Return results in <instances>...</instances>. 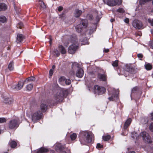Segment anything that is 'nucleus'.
I'll use <instances>...</instances> for the list:
<instances>
[{
	"instance_id": "nucleus-54",
	"label": "nucleus",
	"mask_w": 153,
	"mask_h": 153,
	"mask_svg": "<svg viewBox=\"0 0 153 153\" xmlns=\"http://www.w3.org/2000/svg\"><path fill=\"white\" fill-rule=\"evenodd\" d=\"M109 51V50L108 49H105L104 51L105 53H108V52Z\"/></svg>"
},
{
	"instance_id": "nucleus-27",
	"label": "nucleus",
	"mask_w": 153,
	"mask_h": 153,
	"mask_svg": "<svg viewBox=\"0 0 153 153\" xmlns=\"http://www.w3.org/2000/svg\"><path fill=\"white\" fill-rule=\"evenodd\" d=\"M71 39L72 43H76L78 42V39L77 38L76 36L75 35H71Z\"/></svg>"
},
{
	"instance_id": "nucleus-62",
	"label": "nucleus",
	"mask_w": 153,
	"mask_h": 153,
	"mask_svg": "<svg viewBox=\"0 0 153 153\" xmlns=\"http://www.w3.org/2000/svg\"><path fill=\"white\" fill-rule=\"evenodd\" d=\"M124 76H125V77H127V74H125V75H124Z\"/></svg>"
},
{
	"instance_id": "nucleus-53",
	"label": "nucleus",
	"mask_w": 153,
	"mask_h": 153,
	"mask_svg": "<svg viewBox=\"0 0 153 153\" xmlns=\"http://www.w3.org/2000/svg\"><path fill=\"white\" fill-rule=\"evenodd\" d=\"M151 143V144H150L149 146L150 148L152 149H153V139H152V143Z\"/></svg>"
},
{
	"instance_id": "nucleus-40",
	"label": "nucleus",
	"mask_w": 153,
	"mask_h": 153,
	"mask_svg": "<svg viewBox=\"0 0 153 153\" xmlns=\"http://www.w3.org/2000/svg\"><path fill=\"white\" fill-rule=\"evenodd\" d=\"M7 120L5 118L1 117L0 118V123H5L6 122Z\"/></svg>"
},
{
	"instance_id": "nucleus-37",
	"label": "nucleus",
	"mask_w": 153,
	"mask_h": 153,
	"mask_svg": "<svg viewBox=\"0 0 153 153\" xmlns=\"http://www.w3.org/2000/svg\"><path fill=\"white\" fill-rule=\"evenodd\" d=\"M77 137V135L75 133H73L70 135V138L72 140H74Z\"/></svg>"
},
{
	"instance_id": "nucleus-25",
	"label": "nucleus",
	"mask_w": 153,
	"mask_h": 153,
	"mask_svg": "<svg viewBox=\"0 0 153 153\" xmlns=\"http://www.w3.org/2000/svg\"><path fill=\"white\" fill-rule=\"evenodd\" d=\"M25 38V36L19 33L17 34V39L18 42H22Z\"/></svg>"
},
{
	"instance_id": "nucleus-4",
	"label": "nucleus",
	"mask_w": 153,
	"mask_h": 153,
	"mask_svg": "<svg viewBox=\"0 0 153 153\" xmlns=\"http://www.w3.org/2000/svg\"><path fill=\"white\" fill-rule=\"evenodd\" d=\"M140 136L143 137L144 142L146 143H152V139L149 134L146 131H143L140 133Z\"/></svg>"
},
{
	"instance_id": "nucleus-33",
	"label": "nucleus",
	"mask_w": 153,
	"mask_h": 153,
	"mask_svg": "<svg viewBox=\"0 0 153 153\" xmlns=\"http://www.w3.org/2000/svg\"><path fill=\"white\" fill-rule=\"evenodd\" d=\"M33 84L30 83L28 84L27 86V89L28 91H31L33 88Z\"/></svg>"
},
{
	"instance_id": "nucleus-61",
	"label": "nucleus",
	"mask_w": 153,
	"mask_h": 153,
	"mask_svg": "<svg viewBox=\"0 0 153 153\" xmlns=\"http://www.w3.org/2000/svg\"><path fill=\"white\" fill-rule=\"evenodd\" d=\"M96 28H95L94 29V30H92V32H93L94 31H95L96 30Z\"/></svg>"
},
{
	"instance_id": "nucleus-26",
	"label": "nucleus",
	"mask_w": 153,
	"mask_h": 153,
	"mask_svg": "<svg viewBox=\"0 0 153 153\" xmlns=\"http://www.w3.org/2000/svg\"><path fill=\"white\" fill-rule=\"evenodd\" d=\"M58 49L61 54H65L66 51L65 48L62 45H60L58 46Z\"/></svg>"
},
{
	"instance_id": "nucleus-38",
	"label": "nucleus",
	"mask_w": 153,
	"mask_h": 153,
	"mask_svg": "<svg viewBox=\"0 0 153 153\" xmlns=\"http://www.w3.org/2000/svg\"><path fill=\"white\" fill-rule=\"evenodd\" d=\"M118 61L117 60H116L112 62V65L114 67H117L118 66Z\"/></svg>"
},
{
	"instance_id": "nucleus-15",
	"label": "nucleus",
	"mask_w": 153,
	"mask_h": 153,
	"mask_svg": "<svg viewBox=\"0 0 153 153\" xmlns=\"http://www.w3.org/2000/svg\"><path fill=\"white\" fill-rule=\"evenodd\" d=\"M84 73L83 70L81 68H79L76 73V76L79 78H81L83 76Z\"/></svg>"
},
{
	"instance_id": "nucleus-46",
	"label": "nucleus",
	"mask_w": 153,
	"mask_h": 153,
	"mask_svg": "<svg viewBox=\"0 0 153 153\" xmlns=\"http://www.w3.org/2000/svg\"><path fill=\"white\" fill-rule=\"evenodd\" d=\"M149 129L150 130L153 132V123H152L149 126Z\"/></svg>"
},
{
	"instance_id": "nucleus-14",
	"label": "nucleus",
	"mask_w": 153,
	"mask_h": 153,
	"mask_svg": "<svg viewBox=\"0 0 153 153\" xmlns=\"http://www.w3.org/2000/svg\"><path fill=\"white\" fill-rule=\"evenodd\" d=\"M24 84V82L23 81H19L18 82V84L15 86L14 89L17 90H19L22 88Z\"/></svg>"
},
{
	"instance_id": "nucleus-56",
	"label": "nucleus",
	"mask_w": 153,
	"mask_h": 153,
	"mask_svg": "<svg viewBox=\"0 0 153 153\" xmlns=\"http://www.w3.org/2000/svg\"><path fill=\"white\" fill-rule=\"evenodd\" d=\"M115 19H111V20H110V21L111 22H113L114 21H115Z\"/></svg>"
},
{
	"instance_id": "nucleus-43",
	"label": "nucleus",
	"mask_w": 153,
	"mask_h": 153,
	"mask_svg": "<svg viewBox=\"0 0 153 153\" xmlns=\"http://www.w3.org/2000/svg\"><path fill=\"white\" fill-rule=\"evenodd\" d=\"M65 82L67 85H69L71 83V82L70 79H65Z\"/></svg>"
},
{
	"instance_id": "nucleus-21",
	"label": "nucleus",
	"mask_w": 153,
	"mask_h": 153,
	"mask_svg": "<svg viewBox=\"0 0 153 153\" xmlns=\"http://www.w3.org/2000/svg\"><path fill=\"white\" fill-rule=\"evenodd\" d=\"M82 13L81 10L76 9L74 11V16L76 18L79 17L81 15Z\"/></svg>"
},
{
	"instance_id": "nucleus-30",
	"label": "nucleus",
	"mask_w": 153,
	"mask_h": 153,
	"mask_svg": "<svg viewBox=\"0 0 153 153\" xmlns=\"http://www.w3.org/2000/svg\"><path fill=\"white\" fill-rule=\"evenodd\" d=\"M111 138L110 135H103L102 136V139L104 141H108Z\"/></svg>"
},
{
	"instance_id": "nucleus-5",
	"label": "nucleus",
	"mask_w": 153,
	"mask_h": 153,
	"mask_svg": "<svg viewBox=\"0 0 153 153\" xmlns=\"http://www.w3.org/2000/svg\"><path fill=\"white\" fill-rule=\"evenodd\" d=\"M42 115L43 114L40 111H37L32 114V120L34 123L36 122L42 118Z\"/></svg>"
},
{
	"instance_id": "nucleus-48",
	"label": "nucleus",
	"mask_w": 153,
	"mask_h": 153,
	"mask_svg": "<svg viewBox=\"0 0 153 153\" xmlns=\"http://www.w3.org/2000/svg\"><path fill=\"white\" fill-rule=\"evenodd\" d=\"M148 22L150 24L151 26L153 27V19H148Z\"/></svg>"
},
{
	"instance_id": "nucleus-3",
	"label": "nucleus",
	"mask_w": 153,
	"mask_h": 153,
	"mask_svg": "<svg viewBox=\"0 0 153 153\" xmlns=\"http://www.w3.org/2000/svg\"><path fill=\"white\" fill-rule=\"evenodd\" d=\"M124 70L127 72H128L130 74H128V76L130 77H132V75L136 74L137 71L133 66L131 64H126L124 67Z\"/></svg>"
},
{
	"instance_id": "nucleus-51",
	"label": "nucleus",
	"mask_w": 153,
	"mask_h": 153,
	"mask_svg": "<svg viewBox=\"0 0 153 153\" xmlns=\"http://www.w3.org/2000/svg\"><path fill=\"white\" fill-rule=\"evenodd\" d=\"M137 56L138 58H143V55L142 53H139L137 55Z\"/></svg>"
},
{
	"instance_id": "nucleus-39",
	"label": "nucleus",
	"mask_w": 153,
	"mask_h": 153,
	"mask_svg": "<svg viewBox=\"0 0 153 153\" xmlns=\"http://www.w3.org/2000/svg\"><path fill=\"white\" fill-rule=\"evenodd\" d=\"M86 17L88 19L92 20L93 19V16L91 14H88L87 15Z\"/></svg>"
},
{
	"instance_id": "nucleus-2",
	"label": "nucleus",
	"mask_w": 153,
	"mask_h": 153,
	"mask_svg": "<svg viewBox=\"0 0 153 153\" xmlns=\"http://www.w3.org/2000/svg\"><path fill=\"white\" fill-rule=\"evenodd\" d=\"M92 135L90 132L87 131L81 132L79 137V141L83 145H87L92 142Z\"/></svg>"
},
{
	"instance_id": "nucleus-22",
	"label": "nucleus",
	"mask_w": 153,
	"mask_h": 153,
	"mask_svg": "<svg viewBox=\"0 0 153 153\" xmlns=\"http://www.w3.org/2000/svg\"><path fill=\"white\" fill-rule=\"evenodd\" d=\"M82 24L85 28H86L88 25V22L87 19H82L81 21V24Z\"/></svg>"
},
{
	"instance_id": "nucleus-10",
	"label": "nucleus",
	"mask_w": 153,
	"mask_h": 153,
	"mask_svg": "<svg viewBox=\"0 0 153 153\" xmlns=\"http://www.w3.org/2000/svg\"><path fill=\"white\" fill-rule=\"evenodd\" d=\"M78 46L74 44L69 46L68 48V52L69 53L73 54L75 53L77 49Z\"/></svg>"
},
{
	"instance_id": "nucleus-47",
	"label": "nucleus",
	"mask_w": 153,
	"mask_h": 153,
	"mask_svg": "<svg viewBox=\"0 0 153 153\" xmlns=\"http://www.w3.org/2000/svg\"><path fill=\"white\" fill-rule=\"evenodd\" d=\"M54 52L57 57H58L60 54L59 51L56 49L55 50Z\"/></svg>"
},
{
	"instance_id": "nucleus-18",
	"label": "nucleus",
	"mask_w": 153,
	"mask_h": 153,
	"mask_svg": "<svg viewBox=\"0 0 153 153\" xmlns=\"http://www.w3.org/2000/svg\"><path fill=\"white\" fill-rule=\"evenodd\" d=\"M49 150L44 147H41L37 150L36 153H46L48 152Z\"/></svg>"
},
{
	"instance_id": "nucleus-50",
	"label": "nucleus",
	"mask_w": 153,
	"mask_h": 153,
	"mask_svg": "<svg viewBox=\"0 0 153 153\" xmlns=\"http://www.w3.org/2000/svg\"><path fill=\"white\" fill-rule=\"evenodd\" d=\"M53 74V70L52 69H51L49 71V75L51 76H52Z\"/></svg>"
},
{
	"instance_id": "nucleus-49",
	"label": "nucleus",
	"mask_w": 153,
	"mask_h": 153,
	"mask_svg": "<svg viewBox=\"0 0 153 153\" xmlns=\"http://www.w3.org/2000/svg\"><path fill=\"white\" fill-rule=\"evenodd\" d=\"M63 9V7L62 6H59L58 7V10L60 12L62 11Z\"/></svg>"
},
{
	"instance_id": "nucleus-9",
	"label": "nucleus",
	"mask_w": 153,
	"mask_h": 153,
	"mask_svg": "<svg viewBox=\"0 0 153 153\" xmlns=\"http://www.w3.org/2000/svg\"><path fill=\"white\" fill-rule=\"evenodd\" d=\"M19 126L18 121L16 119H13L10 120L8 124L9 128L11 129L16 128Z\"/></svg>"
},
{
	"instance_id": "nucleus-23",
	"label": "nucleus",
	"mask_w": 153,
	"mask_h": 153,
	"mask_svg": "<svg viewBox=\"0 0 153 153\" xmlns=\"http://www.w3.org/2000/svg\"><path fill=\"white\" fill-rule=\"evenodd\" d=\"M7 5L3 3H0V11L6 10L7 9Z\"/></svg>"
},
{
	"instance_id": "nucleus-31",
	"label": "nucleus",
	"mask_w": 153,
	"mask_h": 153,
	"mask_svg": "<svg viewBox=\"0 0 153 153\" xmlns=\"http://www.w3.org/2000/svg\"><path fill=\"white\" fill-rule=\"evenodd\" d=\"M139 90V88L137 86L134 87L131 90V94L136 93L138 92Z\"/></svg>"
},
{
	"instance_id": "nucleus-13",
	"label": "nucleus",
	"mask_w": 153,
	"mask_h": 153,
	"mask_svg": "<svg viewBox=\"0 0 153 153\" xmlns=\"http://www.w3.org/2000/svg\"><path fill=\"white\" fill-rule=\"evenodd\" d=\"M118 98V95L116 92H114L111 97H109L108 99L110 101H116Z\"/></svg>"
},
{
	"instance_id": "nucleus-60",
	"label": "nucleus",
	"mask_w": 153,
	"mask_h": 153,
	"mask_svg": "<svg viewBox=\"0 0 153 153\" xmlns=\"http://www.w3.org/2000/svg\"><path fill=\"white\" fill-rule=\"evenodd\" d=\"M129 153H135L134 151H131L129 152Z\"/></svg>"
},
{
	"instance_id": "nucleus-44",
	"label": "nucleus",
	"mask_w": 153,
	"mask_h": 153,
	"mask_svg": "<svg viewBox=\"0 0 153 153\" xmlns=\"http://www.w3.org/2000/svg\"><path fill=\"white\" fill-rule=\"evenodd\" d=\"M117 11L121 13H123L125 12V10L123 8H121L118 9Z\"/></svg>"
},
{
	"instance_id": "nucleus-41",
	"label": "nucleus",
	"mask_w": 153,
	"mask_h": 153,
	"mask_svg": "<svg viewBox=\"0 0 153 153\" xmlns=\"http://www.w3.org/2000/svg\"><path fill=\"white\" fill-rule=\"evenodd\" d=\"M23 26V24L22 22H19L17 25V27L20 29H22Z\"/></svg>"
},
{
	"instance_id": "nucleus-12",
	"label": "nucleus",
	"mask_w": 153,
	"mask_h": 153,
	"mask_svg": "<svg viewBox=\"0 0 153 153\" xmlns=\"http://www.w3.org/2000/svg\"><path fill=\"white\" fill-rule=\"evenodd\" d=\"M57 147L58 148L59 151L61 153H67L69 151L68 148H66L64 146H59Z\"/></svg>"
},
{
	"instance_id": "nucleus-19",
	"label": "nucleus",
	"mask_w": 153,
	"mask_h": 153,
	"mask_svg": "<svg viewBox=\"0 0 153 153\" xmlns=\"http://www.w3.org/2000/svg\"><path fill=\"white\" fill-rule=\"evenodd\" d=\"M48 106L44 103H42L40 105L41 112L42 113L45 112L48 109Z\"/></svg>"
},
{
	"instance_id": "nucleus-17",
	"label": "nucleus",
	"mask_w": 153,
	"mask_h": 153,
	"mask_svg": "<svg viewBox=\"0 0 153 153\" xmlns=\"http://www.w3.org/2000/svg\"><path fill=\"white\" fill-rule=\"evenodd\" d=\"M13 99L11 97H6L4 100V103L6 104H11L13 102Z\"/></svg>"
},
{
	"instance_id": "nucleus-28",
	"label": "nucleus",
	"mask_w": 153,
	"mask_h": 153,
	"mask_svg": "<svg viewBox=\"0 0 153 153\" xmlns=\"http://www.w3.org/2000/svg\"><path fill=\"white\" fill-rule=\"evenodd\" d=\"M7 19L4 16H0V22L4 23L6 22Z\"/></svg>"
},
{
	"instance_id": "nucleus-42",
	"label": "nucleus",
	"mask_w": 153,
	"mask_h": 153,
	"mask_svg": "<svg viewBox=\"0 0 153 153\" xmlns=\"http://www.w3.org/2000/svg\"><path fill=\"white\" fill-rule=\"evenodd\" d=\"M103 147V146L100 143H98L97 144L96 148H97L100 149L101 148H102Z\"/></svg>"
},
{
	"instance_id": "nucleus-20",
	"label": "nucleus",
	"mask_w": 153,
	"mask_h": 153,
	"mask_svg": "<svg viewBox=\"0 0 153 153\" xmlns=\"http://www.w3.org/2000/svg\"><path fill=\"white\" fill-rule=\"evenodd\" d=\"M17 143L16 142L13 140H10L8 143V145L12 148H14L17 146Z\"/></svg>"
},
{
	"instance_id": "nucleus-24",
	"label": "nucleus",
	"mask_w": 153,
	"mask_h": 153,
	"mask_svg": "<svg viewBox=\"0 0 153 153\" xmlns=\"http://www.w3.org/2000/svg\"><path fill=\"white\" fill-rule=\"evenodd\" d=\"M76 31L78 33L81 32L83 30V27L81 24H79L75 26Z\"/></svg>"
},
{
	"instance_id": "nucleus-63",
	"label": "nucleus",
	"mask_w": 153,
	"mask_h": 153,
	"mask_svg": "<svg viewBox=\"0 0 153 153\" xmlns=\"http://www.w3.org/2000/svg\"><path fill=\"white\" fill-rule=\"evenodd\" d=\"M132 137H133V138H135V137L134 136H132Z\"/></svg>"
},
{
	"instance_id": "nucleus-52",
	"label": "nucleus",
	"mask_w": 153,
	"mask_h": 153,
	"mask_svg": "<svg viewBox=\"0 0 153 153\" xmlns=\"http://www.w3.org/2000/svg\"><path fill=\"white\" fill-rule=\"evenodd\" d=\"M124 22L125 23H126L127 24L129 23V19L128 18H126L124 20Z\"/></svg>"
},
{
	"instance_id": "nucleus-11",
	"label": "nucleus",
	"mask_w": 153,
	"mask_h": 153,
	"mask_svg": "<svg viewBox=\"0 0 153 153\" xmlns=\"http://www.w3.org/2000/svg\"><path fill=\"white\" fill-rule=\"evenodd\" d=\"M97 78L100 81H106L107 80V76L105 72H104L103 74L98 73L97 74Z\"/></svg>"
},
{
	"instance_id": "nucleus-55",
	"label": "nucleus",
	"mask_w": 153,
	"mask_h": 153,
	"mask_svg": "<svg viewBox=\"0 0 153 153\" xmlns=\"http://www.w3.org/2000/svg\"><path fill=\"white\" fill-rule=\"evenodd\" d=\"M150 114H151V116L152 117L151 118V120L152 121H153V112L151 113Z\"/></svg>"
},
{
	"instance_id": "nucleus-1",
	"label": "nucleus",
	"mask_w": 153,
	"mask_h": 153,
	"mask_svg": "<svg viewBox=\"0 0 153 153\" xmlns=\"http://www.w3.org/2000/svg\"><path fill=\"white\" fill-rule=\"evenodd\" d=\"M68 94V91L66 90L58 92L54 95L53 99H48L47 100V102L50 106L53 107L57 104L62 102L64 98L66 97Z\"/></svg>"
},
{
	"instance_id": "nucleus-6",
	"label": "nucleus",
	"mask_w": 153,
	"mask_h": 153,
	"mask_svg": "<svg viewBox=\"0 0 153 153\" xmlns=\"http://www.w3.org/2000/svg\"><path fill=\"white\" fill-rule=\"evenodd\" d=\"M94 90L95 93L98 95H102L106 91V89L104 87L97 85L94 86Z\"/></svg>"
},
{
	"instance_id": "nucleus-58",
	"label": "nucleus",
	"mask_w": 153,
	"mask_h": 153,
	"mask_svg": "<svg viewBox=\"0 0 153 153\" xmlns=\"http://www.w3.org/2000/svg\"><path fill=\"white\" fill-rule=\"evenodd\" d=\"M55 68V65H53L52 66V69L53 70H54Z\"/></svg>"
},
{
	"instance_id": "nucleus-35",
	"label": "nucleus",
	"mask_w": 153,
	"mask_h": 153,
	"mask_svg": "<svg viewBox=\"0 0 153 153\" xmlns=\"http://www.w3.org/2000/svg\"><path fill=\"white\" fill-rule=\"evenodd\" d=\"M35 80V77L33 76H31L27 78L25 80V82H26L27 81L28 82L33 81H34Z\"/></svg>"
},
{
	"instance_id": "nucleus-64",
	"label": "nucleus",
	"mask_w": 153,
	"mask_h": 153,
	"mask_svg": "<svg viewBox=\"0 0 153 153\" xmlns=\"http://www.w3.org/2000/svg\"><path fill=\"white\" fill-rule=\"evenodd\" d=\"M151 0H146V1H150Z\"/></svg>"
},
{
	"instance_id": "nucleus-45",
	"label": "nucleus",
	"mask_w": 153,
	"mask_h": 153,
	"mask_svg": "<svg viewBox=\"0 0 153 153\" xmlns=\"http://www.w3.org/2000/svg\"><path fill=\"white\" fill-rule=\"evenodd\" d=\"M146 0H140L139 1L140 4L141 5H143L147 2Z\"/></svg>"
},
{
	"instance_id": "nucleus-29",
	"label": "nucleus",
	"mask_w": 153,
	"mask_h": 153,
	"mask_svg": "<svg viewBox=\"0 0 153 153\" xmlns=\"http://www.w3.org/2000/svg\"><path fill=\"white\" fill-rule=\"evenodd\" d=\"M8 69L10 71H13L14 69V63L13 61L10 62L8 65Z\"/></svg>"
},
{
	"instance_id": "nucleus-57",
	"label": "nucleus",
	"mask_w": 153,
	"mask_h": 153,
	"mask_svg": "<svg viewBox=\"0 0 153 153\" xmlns=\"http://www.w3.org/2000/svg\"><path fill=\"white\" fill-rule=\"evenodd\" d=\"M151 46L152 47V48L153 49V41H152L151 43Z\"/></svg>"
},
{
	"instance_id": "nucleus-7",
	"label": "nucleus",
	"mask_w": 153,
	"mask_h": 153,
	"mask_svg": "<svg viewBox=\"0 0 153 153\" xmlns=\"http://www.w3.org/2000/svg\"><path fill=\"white\" fill-rule=\"evenodd\" d=\"M122 0H107L106 4L110 6H114L118 4H121Z\"/></svg>"
},
{
	"instance_id": "nucleus-8",
	"label": "nucleus",
	"mask_w": 153,
	"mask_h": 153,
	"mask_svg": "<svg viewBox=\"0 0 153 153\" xmlns=\"http://www.w3.org/2000/svg\"><path fill=\"white\" fill-rule=\"evenodd\" d=\"M132 25L134 27L137 29H140L143 26L142 22L137 19L134 20L132 22Z\"/></svg>"
},
{
	"instance_id": "nucleus-16",
	"label": "nucleus",
	"mask_w": 153,
	"mask_h": 153,
	"mask_svg": "<svg viewBox=\"0 0 153 153\" xmlns=\"http://www.w3.org/2000/svg\"><path fill=\"white\" fill-rule=\"evenodd\" d=\"M132 121L131 119V118L128 119L125 122L123 126L124 129H126L130 125Z\"/></svg>"
},
{
	"instance_id": "nucleus-34",
	"label": "nucleus",
	"mask_w": 153,
	"mask_h": 153,
	"mask_svg": "<svg viewBox=\"0 0 153 153\" xmlns=\"http://www.w3.org/2000/svg\"><path fill=\"white\" fill-rule=\"evenodd\" d=\"M145 67L147 70H150L152 68V65L149 63H148L145 65Z\"/></svg>"
},
{
	"instance_id": "nucleus-32",
	"label": "nucleus",
	"mask_w": 153,
	"mask_h": 153,
	"mask_svg": "<svg viewBox=\"0 0 153 153\" xmlns=\"http://www.w3.org/2000/svg\"><path fill=\"white\" fill-rule=\"evenodd\" d=\"M39 4L40 5V7L43 8H45L46 7V6L44 2L42 1L39 0Z\"/></svg>"
},
{
	"instance_id": "nucleus-36",
	"label": "nucleus",
	"mask_w": 153,
	"mask_h": 153,
	"mask_svg": "<svg viewBox=\"0 0 153 153\" xmlns=\"http://www.w3.org/2000/svg\"><path fill=\"white\" fill-rule=\"evenodd\" d=\"M79 67V64L78 63L76 62H74L71 65V68L73 69H74L75 68H78Z\"/></svg>"
},
{
	"instance_id": "nucleus-59",
	"label": "nucleus",
	"mask_w": 153,
	"mask_h": 153,
	"mask_svg": "<svg viewBox=\"0 0 153 153\" xmlns=\"http://www.w3.org/2000/svg\"><path fill=\"white\" fill-rule=\"evenodd\" d=\"M50 153H55V151H54L53 150H51L50 152Z\"/></svg>"
}]
</instances>
